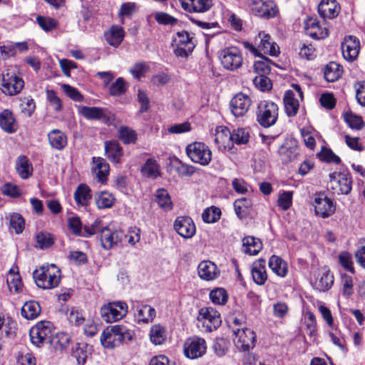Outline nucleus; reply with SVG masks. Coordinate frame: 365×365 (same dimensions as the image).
<instances>
[{
	"instance_id": "61",
	"label": "nucleus",
	"mask_w": 365,
	"mask_h": 365,
	"mask_svg": "<svg viewBox=\"0 0 365 365\" xmlns=\"http://www.w3.org/2000/svg\"><path fill=\"white\" fill-rule=\"evenodd\" d=\"M234 190L240 195H245L249 192L251 186L242 178H235L232 181Z\"/></svg>"
},
{
	"instance_id": "42",
	"label": "nucleus",
	"mask_w": 365,
	"mask_h": 365,
	"mask_svg": "<svg viewBox=\"0 0 365 365\" xmlns=\"http://www.w3.org/2000/svg\"><path fill=\"white\" fill-rule=\"evenodd\" d=\"M231 133L227 128L225 126L217 127L214 141L219 148H225L231 141Z\"/></svg>"
},
{
	"instance_id": "51",
	"label": "nucleus",
	"mask_w": 365,
	"mask_h": 365,
	"mask_svg": "<svg viewBox=\"0 0 365 365\" xmlns=\"http://www.w3.org/2000/svg\"><path fill=\"white\" fill-rule=\"evenodd\" d=\"M210 298L213 304H225L228 299V294L223 288H215L210 292Z\"/></svg>"
},
{
	"instance_id": "56",
	"label": "nucleus",
	"mask_w": 365,
	"mask_h": 365,
	"mask_svg": "<svg viewBox=\"0 0 365 365\" xmlns=\"http://www.w3.org/2000/svg\"><path fill=\"white\" fill-rule=\"evenodd\" d=\"M344 120L352 129L360 130L364 126V121L362 118L351 113H346L344 115Z\"/></svg>"
},
{
	"instance_id": "14",
	"label": "nucleus",
	"mask_w": 365,
	"mask_h": 365,
	"mask_svg": "<svg viewBox=\"0 0 365 365\" xmlns=\"http://www.w3.org/2000/svg\"><path fill=\"white\" fill-rule=\"evenodd\" d=\"M237 337L236 346L242 351H250L255 346V333L248 328L237 329L233 330Z\"/></svg>"
},
{
	"instance_id": "63",
	"label": "nucleus",
	"mask_w": 365,
	"mask_h": 365,
	"mask_svg": "<svg viewBox=\"0 0 365 365\" xmlns=\"http://www.w3.org/2000/svg\"><path fill=\"white\" fill-rule=\"evenodd\" d=\"M339 260L340 264L343 267L344 269L350 272L351 274L355 273L351 255L349 252H341L339 256Z\"/></svg>"
},
{
	"instance_id": "12",
	"label": "nucleus",
	"mask_w": 365,
	"mask_h": 365,
	"mask_svg": "<svg viewBox=\"0 0 365 365\" xmlns=\"http://www.w3.org/2000/svg\"><path fill=\"white\" fill-rule=\"evenodd\" d=\"M175 48L174 53L179 57L186 58L191 53L195 46L193 38L188 32L182 31L178 32L175 38Z\"/></svg>"
},
{
	"instance_id": "62",
	"label": "nucleus",
	"mask_w": 365,
	"mask_h": 365,
	"mask_svg": "<svg viewBox=\"0 0 365 365\" xmlns=\"http://www.w3.org/2000/svg\"><path fill=\"white\" fill-rule=\"evenodd\" d=\"M10 226L16 233H21L24 229V220L21 215L13 213L10 215Z\"/></svg>"
},
{
	"instance_id": "2",
	"label": "nucleus",
	"mask_w": 365,
	"mask_h": 365,
	"mask_svg": "<svg viewBox=\"0 0 365 365\" xmlns=\"http://www.w3.org/2000/svg\"><path fill=\"white\" fill-rule=\"evenodd\" d=\"M255 43L256 46L249 42H244L243 45L245 48L256 56H259L262 53L277 56L279 53V47L278 45L272 41L269 34L263 31L259 32L258 36L255 38Z\"/></svg>"
},
{
	"instance_id": "57",
	"label": "nucleus",
	"mask_w": 365,
	"mask_h": 365,
	"mask_svg": "<svg viewBox=\"0 0 365 365\" xmlns=\"http://www.w3.org/2000/svg\"><path fill=\"white\" fill-rule=\"evenodd\" d=\"M36 22L39 26L46 32L56 29L58 24L53 19L42 16H38L36 17Z\"/></svg>"
},
{
	"instance_id": "4",
	"label": "nucleus",
	"mask_w": 365,
	"mask_h": 365,
	"mask_svg": "<svg viewBox=\"0 0 365 365\" xmlns=\"http://www.w3.org/2000/svg\"><path fill=\"white\" fill-rule=\"evenodd\" d=\"M278 106L268 101H261L257 108L256 118L258 123L264 128L274 125L278 118Z\"/></svg>"
},
{
	"instance_id": "58",
	"label": "nucleus",
	"mask_w": 365,
	"mask_h": 365,
	"mask_svg": "<svg viewBox=\"0 0 365 365\" xmlns=\"http://www.w3.org/2000/svg\"><path fill=\"white\" fill-rule=\"evenodd\" d=\"M253 83L261 91H268L272 88V82L266 75L259 74L253 78Z\"/></svg>"
},
{
	"instance_id": "34",
	"label": "nucleus",
	"mask_w": 365,
	"mask_h": 365,
	"mask_svg": "<svg viewBox=\"0 0 365 365\" xmlns=\"http://www.w3.org/2000/svg\"><path fill=\"white\" fill-rule=\"evenodd\" d=\"M343 67L336 62L331 61L327 64L324 68V78L328 82H335L342 76Z\"/></svg>"
},
{
	"instance_id": "44",
	"label": "nucleus",
	"mask_w": 365,
	"mask_h": 365,
	"mask_svg": "<svg viewBox=\"0 0 365 365\" xmlns=\"http://www.w3.org/2000/svg\"><path fill=\"white\" fill-rule=\"evenodd\" d=\"M118 138L124 144H131L136 142L137 134L131 128L122 125L118 129Z\"/></svg>"
},
{
	"instance_id": "27",
	"label": "nucleus",
	"mask_w": 365,
	"mask_h": 365,
	"mask_svg": "<svg viewBox=\"0 0 365 365\" xmlns=\"http://www.w3.org/2000/svg\"><path fill=\"white\" fill-rule=\"evenodd\" d=\"M252 10L257 16L267 18L274 17L277 13L276 4L272 0L258 1L255 4Z\"/></svg>"
},
{
	"instance_id": "22",
	"label": "nucleus",
	"mask_w": 365,
	"mask_h": 365,
	"mask_svg": "<svg viewBox=\"0 0 365 365\" xmlns=\"http://www.w3.org/2000/svg\"><path fill=\"white\" fill-rule=\"evenodd\" d=\"M197 273L202 279L212 281L218 277L220 272L215 263L209 260H205L198 264Z\"/></svg>"
},
{
	"instance_id": "25",
	"label": "nucleus",
	"mask_w": 365,
	"mask_h": 365,
	"mask_svg": "<svg viewBox=\"0 0 365 365\" xmlns=\"http://www.w3.org/2000/svg\"><path fill=\"white\" fill-rule=\"evenodd\" d=\"M253 281L258 285H263L267 279L266 261L263 258L255 260L251 267Z\"/></svg>"
},
{
	"instance_id": "7",
	"label": "nucleus",
	"mask_w": 365,
	"mask_h": 365,
	"mask_svg": "<svg viewBox=\"0 0 365 365\" xmlns=\"http://www.w3.org/2000/svg\"><path fill=\"white\" fill-rule=\"evenodd\" d=\"M31 341L36 346L50 342L53 336V326L50 322L41 321L33 327L29 332Z\"/></svg>"
},
{
	"instance_id": "59",
	"label": "nucleus",
	"mask_w": 365,
	"mask_h": 365,
	"mask_svg": "<svg viewBox=\"0 0 365 365\" xmlns=\"http://www.w3.org/2000/svg\"><path fill=\"white\" fill-rule=\"evenodd\" d=\"M231 141L235 142L237 144H245L249 140L250 135L247 131L244 128H238L234 130L231 133Z\"/></svg>"
},
{
	"instance_id": "60",
	"label": "nucleus",
	"mask_w": 365,
	"mask_h": 365,
	"mask_svg": "<svg viewBox=\"0 0 365 365\" xmlns=\"http://www.w3.org/2000/svg\"><path fill=\"white\" fill-rule=\"evenodd\" d=\"M68 225L71 232L78 236H84L83 228L82 227V223L79 217H72L68 220Z\"/></svg>"
},
{
	"instance_id": "13",
	"label": "nucleus",
	"mask_w": 365,
	"mask_h": 365,
	"mask_svg": "<svg viewBox=\"0 0 365 365\" xmlns=\"http://www.w3.org/2000/svg\"><path fill=\"white\" fill-rule=\"evenodd\" d=\"M329 185L337 195H348L351 190V180L347 173H333L329 174Z\"/></svg>"
},
{
	"instance_id": "35",
	"label": "nucleus",
	"mask_w": 365,
	"mask_h": 365,
	"mask_svg": "<svg viewBox=\"0 0 365 365\" xmlns=\"http://www.w3.org/2000/svg\"><path fill=\"white\" fill-rule=\"evenodd\" d=\"M0 127L8 133L16 131L17 124L11 110L6 109L0 113Z\"/></svg>"
},
{
	"instance_id": "18",
	"label": "nucleus",
	"mask_w": 365,
	"mask_h": 365,
	"mask_svg": "<svg viewBox=\"0 0 365 365\" xmlns=\"http://www.w3.org/2000/svg\"><path fill=\"white\" fill-rule=\"evenodd\" d=\"M124 237V233L120 230H112L105 227L101 230V242L104 250H108L120 243Z\"/></svg>"
},
{
	"instance_id": "6",
	"label": "nucleus",
	"mask_w": 365,
	"mask_h": 365,
	"mask_svg": "<svg viewBox=\"0 0 365 365\" xmlns=\"http://www.w3.org/2000/svg\"><path fill=\"white\" fill-rule=\"evenodd\" d=\"M186 153L192 162L201 165H207L212 160L210 149L201 142L189 144L186 148Z\"/></svg>"
},
{
	"instance_id": "15",
	"label": "nucleus",
	"mask_w": 365,
	"mask_h": 365,
	"mask_svg": "<svg viewBox=\"0 0 365 365\" xmlns=\"http://www.w3.org/2000/svg\"><path fill=\"white\" fill-rule=\"evenodd\" d=\"M314 277V279L312 281V286L319 292H327L334 284V277L331 271L325 267L319 269Z\"/></svg>"
},
{
	"instance_id": "38",
	"label": "nucleus",
	"mask_w": 365,
	"mask_h": 365,
	"mask_svg": "<svg viewBox=\"0 0 365 365\" xmlns=\"http://www.w3.org/2000/svg\"><path fill=\"white\" fill-rule=\"evenodd\" d=\"M16 170L22 179H27L32 175V165L25 155H21L16 159Z\"/></svg>"
},
{
	"instance_id": "53",
	"label": "nucleus",
	"mask_w": 365,
	"mask_h": 365,
	"mask_svg": "<svg viewBox=\"0 0 365 365\" xmlns=\"http://www.w3.org/2000/svg\"><path fill=\"white\" fill-rule=\"evenodd\" d=\"M37 247L41 250L50 247L54 242L53 238L48 232H41L36 236Z\"/></svg>"
},
{
	"instance_id": "43",
	"label": "nucleus",
	"mask_w": 365,
	"mask_h": 365,
	"mask_svg": "<svg viewBox=\"0 0 365 365\" xmlns=\"http://www.w3.org/2000/svg\"><path fill=\"white\" fill-rule=\"evenodd\" d=\"M141 173L147 178H156L160 176V166L155 160L148 158L142 166Z\"/></svg>"
},
{
	"instance_id": "46",
	"label": "nucleus",
	"mask_w": 365,
	"mask_h": 365,
	"mask_svg": "<svg viewBox=\"0 0 365 365\" xmlns=\"http://www.w3.org/2000/svg\"><path fill=\"white\" fill-rule=\"evenodd\" d=\"M66 315L70 323L79 326L85 322L83 312L78 307H72L67 309Z\"/></svg>"
},
{
	"instance_id": "21",
	"label": "nucleus",
	"mask_w": 365,
	"mask_h": 365,
	"mask_svg": "<svg viewBox=\"0 0 365 365\" xmlns=\"http://www.w3.org/2000/svg\"><path fill=\"white\" fill-rule=\"evenodd\" d=\"M359 48V41L354 36H346L341 43L343 56L349 61H352L357 57Z\"/></svg>"
},
{
	"instance_id": "45",
	"label": "nucleus",
	"mask_w": 365,
	"mask_h": 365,
	"mask_svg": "<svg viewBox=\"0 0 365 365\" xmlns=\"http://www.w3.org/2000/svg\"><path fill=\"white\" fill-rule=\"evenodd\" d=\"M155 200L164 210L168 211L173 208V202L170 195L165 189H158L155 193Z\"/></svg>"
},
{
	"instance_id": "26",
	"label": "nucleus",
	"mask_w": 365,
	"mask_h": 365,
	"mask_svg": "<svg viewBox=\"0 0 365 365\" xmlns=\"http://www.w3.org/2000/svg\"><path fill=\"white\" fill-rule=\"evenodd\" d=\"M340 6L335 0H322L318 6L319 15L324 19H332L339 13Z\"/></svg>"
},
{
	"instance_id": "55",
	"label": "nucleus",
	"mask_w": 365,
	"mask_h": 365,
	"mask_svg": "<svg viewBox=\"0 0 365 365\" xmlns=\"http://www.w3.org/2000/svg\"><path fill=\"white\" fill-rule=\"evenodd\" d=\"M106 226L102 225V222L99 219H96L93 223L91 225H85L83 227V237H91L98 232H100L101 235V230L103 229Z\"/></svg>"
},
{
	"instance_id": "29",
	"label": "nucleus",
	"mask_w": 365,
	"mask_h": 365,
	"mask_svg": "<svg viewBox=\"0 0 365 365\" xmlns=\"http://www.w3.org/2000/svg\"><path fill=\"white\" fill-rule=\"evenodd\" d=\"M106 157L114 163H121L123 151L115 140L106 141L104 143Z\"/></svg>"
},
{
	"instance_id": "30",
	"label": "nucleus",
	"mask_w": 365,
	"mask_h": 365,
	"mask_svg": "<svg viewBox=\"0 0 365 365\" xmlns=\"http://www.w3.org/2000/svg\"><path fill=\"white\" fill-rule=\"evenodd\" d=\"M73 197L78 206L86 207L92 198L91 190L86 184H80L76 189Z\"/></svg>"
},
{
	"instance_id": "1",
	"label": "nucleus",
	"mask_w": 365,
	"mask_h": 365,
	"mask_svg": "<svg viewBox=\"0 0 365 365\" xmlns=\"http://www.w3.org/2000/svg\"><path fill=\"white\" fill-rule=\"evenodd\" d=\"M33 274L36 285L43 289L58 287L61 278V269L54 264H43Z\"/></svg>"
},
{
	"instance_id": "20",
	"label": "nucleus",
	"mask_w": 365,
	"mask_h": 365,
	"mask_svg": "<svg viewBox=\"0 0 365 365\" xmlns=\"http://www.w3.org/2000/svg\"><path fill=\"white\" fill-rule=\"evenodd\" d=\"M175 231L182 237L189 239L194 236L196 232L195 225L189 217H178L174 222Z\"/></svg>"
},
{
	"instance_id": "49",
	"label": "nucleus",
	"mask_w": 365,
	"mask_h": 365,
	"mask_svg": "<svg viewBox=\"0 0 365 365\" xmlns=\"http://www.w3.org/2000/svg\"><path fill=\"white\" fill-rule=\"evenodd\" d=\"M251 206V200L246 197L237 199L234 202L235 212L240 218H242L246 215L248 209Z\"/></svg>"
},
{
	"instance_id": "23",
	"label": "nucleus",
	"mask_w": 365,
	"mask_h": 365,
	"mask_svg": "<svg viewBox=\"0 0 365 365\" xmlns=\"http://www.w3.org/2000/svg\"><path fill=\"white\" fill-rule=\"evenodd\" d=\"M304 28L307 35L316 39H323L328 36L327 29L322 28L316 18H307L304 21Z\"/></svg>"
},
{
	"instance_id": "8",
	"label": "nucleus",
	"mask_w": 365,
	"mask_h": 365,
	"mask_svg": "<svg viewBox=\"0 0 365 365\" xmlns=\"http://www.w3.org/2000/svg\"><path fill=\"white\" fill-rule=\"evenodd\" d=\"M293 90L285 92L283 98L284 110L289 117L295 116L299 110V100L303 99V92L298 84H292Z\"/></svg>"
},
{
	"instance_id": "33",
	"label": "nucleus",
	"mask_w": 365,
	"mask_h": 365,
	"mask_svg": "<svg viewBox=\"0 0 365 365\" xmlns=\"http://www.w3.org/2000/svg\"><path fill=\"white\" fill-rule=\"evenodd\" d=\"M269 267L277 276L284 277L288 273L287 263L279 256L272 255L268 262Z\"/></svg>"
},
{
	"instance_id": "54",
	"label": "nucleus",
	"mask_w": 365,
	"mask_h": 365,
	"mask_svg": "<svg viewBox=\"0 0 365 365\" xmlns=\"http://www.w3.org/2000/svg\"><path fill=\"white\" fill-rule=\"evenodd\" d=\"M272 61L267 57H262V59L257 61L254 64V68L256 73L266 75L271 71Z\"/></svg>"
},
{
	"instance_id": "31",
	"label": "nucleus",
	"mask_w": 365,
	"mask_h": 365,
	"mask_svg": "<svg viewBox=\"0 0 365 365\" xmlns=\"http://www.w3.org/2000/svg\"><path fill=\"white\" fill-rule=\"evenodd\" d=\"M262 249V241L253 236L245 237L242 239V250L250 255H257Z\"/></svg>"
},
{
	"instance_id": "17",
	"label": "nucleus",
	"mask_w": 365,
	"mask_h": 365,
	"mask_svg": "<svg viewBox=\"0 0 365 365\" xmlns=\"http://www.w3.org/2000/svg\"><path fill=\"white\" fill-rule=\"evenodd\" d=\"M251 105L250 96L244 93H239L230 101L231 112L236 117L243 116L247 113Z\"/></svg>"
},
{
	"instance_id": "5",
	"label": "nucleus",
	"mask_w": 365,
	"mask_h": 365,
	"mask_svg": "<svg viewBox=\"0 0 365 365\" xmlns=\"http://www.w3.org/2000/svg\"><path fill=\"white\" fill-rule=\"evenodd\" d=\"M1 91L8 96L19 94L24 86V81L12 68L6 69L1 75Z\"/></svg>"
},
{
	"instance_id": "36",
	"label": "nucleus",
	"mask_w": 365,
	"mask_h": 365,
	"mask_svg": "<svg viewBox=\"0 0 365 365\" xmlns=\"http://www.w3.org/2000/svg\"><path fill=\"white\" fill-rule=\"evenodd\" d=\"M124 35L123 28L118 26H113L108 31L105 32L106 41L114 47H117L120 44L124 38Z\"/></svg>"
},
{
	"instance_id": "10",
	"label": "nucleus",
	"mask_w": 365,
	"mask_h": 365,
	"mask_svg": "<svg viewBox=\"0 0 365 365\" xmlns=\"http://www.w3.org/2000/svg\"><path fill=\"white\" fill-rule=\"evenodd\" d=\"M207 350L206 341L198 336L186 339L183 346L184 354L187 358L195 359L202 356Z\"/></svg>"
},
{
	"instance_id": "19",
	"label": "nucleus",
	"mask_w": 365,
	"mask_h": 365,
	"mask_svg": "<svg viewBox=\"0 0 365 365\" xmlns=\"http://www.w3.org/2000/svg\"><path fill=\"white\" fill-rule=\"evenodd\" d=\"M314 205L316 215L322 218H327L332 215L336 210L332 200L321 194L316 196Z\"/></svg>"
},
{
	"instance_id": "37",
	"label": "nucleus",
	"mask_w": 365,
	"mask_h": 365,
	"mask_svg": "<svg viewBox=\"0 0 365 365\" xmlns=\"http://www.w3.org/2000/svg\"><path fill=\"white\" fill-rule=\"evenodd\" d=\"M77 109L78 113L87 120H100L106 116L101 108L78 106Z\"/></svg>"
},
{
	"instance_id": "32",
	"label": "nucleus",
	"mask_w": 365,
	"mask_h": 365,
	"mask_svg": "<svg viewBox=\"0 0 365 365\" xmlns=\"http://www.w3.org/2000/svg\"><path fill=\"white\" fill-rule=\"evenodd\" d=\"M50 145L58 150H63L67 145V136L61 130L53 129L48 134Z\"/></svg>"
},
{
	"instance_id": "40",
	"label": "nucleus",
	"mask_w": 365,
	"mask_h": 365,
	"mask_svg": "<svg viewBox=\"0 0 365 365\" xmlns=\"http://www.w3.org/2000/svg\"><path fill=\"white\" fill-rule=\"evenodd\" d=\"M41 312L38 302L29 301L24 303L21 308V315L26 319L32 320L37 318Z\"/></svg>"
},
{
	"instance_id": "9",
	"label": "nucleus",
	"mask_w": 365,
	"mask_h": 365,
	"mask_svg": "<svg viewBox=\"0 0 365 365\" xmlns=\"http://www.w3.org/2000/svg\"><path fill=\"white\" fill-rule=\"evenodd\" d=\"M128 312V306L125 302H110L101 309V317L107 323H112L123 319Z\"/></svg>"
},
{
	"instance_id": "52",
	"label": "nucleus",
	"mask_w": 365,
	"mask_h": 365,
	"mask_svg": "<svg viewBox=\"0 0 365 365\" xmlns=\"http://www.w3.org/2000/svg\"><path fill=\"white\" fill-rule=\"evenodd\" d=\"M220 210L217 207L212 206L203 211L202 218L205 222L213 223L220 219Z\"/></svg>"
},
{
	"instance_id": "11",
	"label": "nucleus",
	"mask_w": 365,
	"mask_h": 365,
	"mask_svg": "<svg viewBox=\"0 0 365 365\" xmlns=\"http://www.w3.org/2000/svg\"><path fill=\"white\" fill-rule=\"evenodd\" d=\"M220 60L224 68L230 71L239 68L243 62L241 51L235 46L223 49L220 53Z\"/></svg>"
},
{
	"instance_id": "48",
	"label": "nucleus",
	"mask_w": 365,
	"mask_h": 365,
	"mask_svg": "<svg viewBox=\"0 0 365 365\" xmlns=\"http://www.w3.org/2000/svg\"><path fill=\"white\" fill-rule=\"evenodd\" d=\"M6 282L11 291L14 289V292L18 293L21 290L22 282L19 274L15 272L12 268L7 276Z\"/></svg>"
},
{
	"instance_id": "47",
	"label": "nucleus",
	"mask_w": 365,
	"mask_h": 365,
	"mask_svg": "<svg viewBox=\"0 0 365 365\" xmlns=\"http://www.w3.org/2000/svg\"><path fill=\"white\" fill-rule=\"evenodd\" d=\"M114 202V197L108 192H102L96 197V204L99 209L110 208Z\"/></svg>"
},
{
	"instance_id": "50",
	"label": "nucleus",
	"mask_w": 365,
	"mask_h": 365,
	"mask_svg": "<svg viewBox=\"0 0 365 365\" xmlns=\"http://www.w3.org/2000/svg\"><path fill=\"white\" fill-rule=\"evenodd\" d=\"M88 347L85 344H78L73 351V356L80 365H83L89 355Z\"/></svg>"
},
{
	"instance_id": "24",
	"label": "nucleus",
	"mask_w": 365,
	"mask_h": 365,
	"mask_svg": "<svg viewBox=\"0 0 365 365\" xmlns=\"http://www.w3.org/2000/svg\"><path fill=\"white\" fill-rule=\"evenodd\" d=\"M182 9L189 12L204 13L209 11L212 0H180Z\"/></svg>"
},
{
	"instance_id": "28",
	"label": "nucleus",
	"mask_w": 365,
	"mask_h": 365,
	"mask_svg": "<svg viewBox=\"0 0 365 365\" xmlns=\"http://www.w3.org/2000/svg\"><path fill=\"white\" fill-rule=\"evenodd\" d=\"M93 163L94 164L93 175L100 182L104 183L108 179L110 171L108 163L102 158H93Z\"/></svg>"
},
{
	"instance_id": "16",
	"label": "nucleus",
	"mask_w": 365,
	"mask_h": 365,
	"mask_svg": "<svg viewBox=\"0 0 365 365\" xmlns=\"http://www.w3.org/2000/svg\"><path fill=\"white\" fill-rule=\"evenodd\" d=\"M199 320L208 331L217 329L222 320L220 313L212 307H203L199 312Z\"/></svg>"
},
{
	"instance_id": "41",
	"label": "nucleus",
	"mask_w": 365,
	"mask_h": 365,
	"mask_svg": "<svg viewBox=\"0 0 365 365\" xmlns=\"http://www.w3.org/2000/svg\"><path fill=\"white\" fill-rule=\"evenodd\" d=\"M156 316L155 309L150 305H143L138 308L135 315V320L140 323H150L153 322Z\"/></svg>"
},
{
	"instance_id": "64",
	"label": "nucleus",
	"mask_w": 365,
	"mask_h": 365,
	"mask_svg": "<svg viewBox=\"0 0 365 365\" xmlns=\"http://www.w3.org/2000/svg\"><path fill=\"white\" fill-rule=\"evenodd\" d=\"M229 345L227 340L223 338L217 339L213 345V350L217 356H222L228 351Z\"/></svg>"
},
{
	"instance_id": "3",
	"label": "nucleus",
	"mask_w": 365,
	"mask_h": 365,
	"mask_svg": "<svg viewBox=\"0 0 365 365\" xmlns=\"http://www.w3.org/2000/svg\"><path fill=\"white\" fill-rule=\"evenodd\" d=\"M131 339V334L124 326L114 325L103 330L101 336V344L107 349L118 346L125 339Z\"/></svg>"
},
{
	"instance_id": "39",
	"label": "nucleus",
	"mask_w": 365,
	"mask_h": 365,
	"mask_svg": "<svg viewBox=\"0 0 365 365\" xmlns=\"http://www.w3.org/2000/svg\"><path fill=\"white\" fill-rule=\"evenodd\" d=\"M149 336L152 344L161 345L167 339L166 329L160 324H154L150 327Z\"/></svg>"
}]
</instances>
